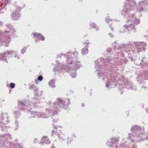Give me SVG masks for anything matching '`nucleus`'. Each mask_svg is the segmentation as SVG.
Listing matches in <instances>:
<instances>
[{
	"label": "nucleus",
	"instance_id": "obj_12",
	"mask_svg": "<svg viewBox=\"0 0 148 148\" xmlns=\"http://www.w3.org/2000/svg\"><path fill=\"white\" fill-rule=\"evenodd\" d=\"M136 49L138 53H139L141 51H145L146 45L143 42H137L135 44Z\"/></svg>",
	"mask_w": 148,
	"mask_h": 148
},
{
	"label": "nucleus",
	"instance_id": "obj_43",
	"mask_svg": "<svg viewBox=\"0 0 148 148\" xmlns=\"http://www.w3.org/2000/svg\"><path fill=\"white\" fill-rule=\"evenodd\" d=\"M69 139H70V138H68V141H67V143H71V140H69Z\"/></svg>",
	"mask_w": 148,
	"mask_h": 148
},
{
	"label": "nucleus",
	"instance_id": "obj_7",
	"mask_svg": "<svg viewBox=\"0 0 148 148\" xmlns=\"http://www.w3.org/2000/svg\"><path fill=\"white\" fill-rule=\"evenodd\" d=\"M4 136H0V148H4L9 142L8 140L12 139V136L10 134L5 135V137Z\"/></svg>",
	"mask_w": 148,
	"mask_h": 148
},
{
	"label": "nucleus",
	"instance_id": "obj_59",
	"mask_svg": "<svg viewBox=\"0 0 148 148\" xmlns=\"http://www.w3.org/2000/svg\"><path fill=\"white\" fill-rule=\"evenodd\" d=\"M2 101H4V99H2Z\"/></svg>",
	"mask_w": 148,
	"mask_h": 148
},
{
	"label": "nucleus",
	"instance_id": "obj_13",
	"mask_svg": "<svg viewBox=\"0 0 148 148\" xmlns=\"http://www.w3.org/2000/svg\"><path fill=\"white\" fill-rule=\"evenodd\" d=\"M119 138H116V137L112 138H111V141H108L106 143V145L110 147V148H118L117 146L116 145H114L116 143L119 141Z\"/></svg>",
	"mask_w": 148,
	"mask_h": 148
},
{
	"label": "nucleus",
	"instance_id": "obj_54",
	"mask_svg": "<svg viewBox=\"0 0 148 148\" xmlns=\"http://www.w3.org/2000/svg\"><path fill=\"white\" fill-rule=\"evenodd\" d=\"M51 148H56V147H54V146H52L51 147Z\"/></svg>",
	"mask_w": 148,
	"mask_h": 148
},
{
	"label": "nucleus",
	"instance_id": "obj_48",
	"mask_svg": "<svg viewBox=\"0 0 148 148\" xmlns=\"http://www.w3.org/2000/svg\"><path fill=\"white\" fill-rule=\"evenodd\" d=\"M42 92H43V91H40V94H38V96L41 95V94L42 93Z\"/></svg>",
	"mask_w": 148,
	"mask_h": 148
},
{
	"label": "nucleus",
	"instance_id": "obj_23",
	"mask_svg": "<svg viewBox=\"0 0 148 148\" xmlns=\"http://www.w3.org/2000/svg\"><path fill=\"white\" fill-rule=\"evenodd\" d=\"M49 85L50 87L52 88H54L56 87L55 85V81L54 80H52L49 81Z\"/></svg>",
	"mask_w": 148,
	"mask_h": 148
},
{
	"label": "nucleus",
	"instance_id": "obj_6",
	"mask_svg": "<svg viewBox=\"0 0 148 148\" xmlns=\"http://www.w3.org/2000/svg\"><path fill=\"white\" fill-rule=\"evenodd\" d=\"M9 122L8 116H7L5 118L3 117H0V132L2 133V136H2L4 135L5 136L8 134H9L8 133H6L9 128L4 124H8ZM4 136L5 137V136Z\"/></svg>",
	"mask_w": 148,
	"mask_h": 148
},
{
	"label": "nucleus",
	"instance_id": "obj_60",
	"mask_svg": "<svg viewBox=\"0 0 148 148\" xmlns=\"http://www.w3.org/2000/svg\"><path fill=\"white\" fill-rule=\"evenodd\" d=\"M61 55H63V54H61Z\"/></svg>",
	"mask_w": 148,
	"mask_h": 148
},
{
	"label": "nucleus",
	"instance_id": "obj_28",
	"mask_svg": "<svg viewBox=\"0 0 148 148\" xmlns=\"http://www.w3.org/2000/svg\"><path fill=\"white\" fill-rule=\"evenodd\" d=\"M5 5H2V6L0 7V14L3 13L4 12V10H5L4 7Z\"/></svg>",
	"mask_w": 148,
	"mask_h": 148
},
{
	"label": "nucleus",
	"instance_id": "obj_50",
	"mask_svg": "<svg viewBox=\"0 0 148 148\" xmlns=\"http://www.w3.org/2000/svg\"><path fill=\"white\" fill-rule=\"evenodd\" d=\"M111 80H112V82L113 81H115V79H112V78Z\"/></svg>",
	"mask_w": 148,
	"mask_h": 148
},
{
	"label": "nucleus",
	"instance_id": "obj_26",
	"mask_svg": "<svg viewBox=\"0 0 148 148\" xmlns=\"http://www.w3.org/2000/svg\"><path fill=\"white\" fill-rule=\"evenodd\" d=\"M98 76L99 78H101L102 77H103L102 78V79L103 80H104L105 78H104V76H105L104 74L103 73H102L101 72L100 73V72L99 73H97Z\"/></svg>",
	"mask_w": 148,
	"mask_h": 148
},
{
	"label": "nucleus",
	"instance_id": "obj_21",
	"mask_svg": "<svg viewBox=\"0 0 148 148\" xmlns=\"http://www.w3.org/2000/svg\"><path fill=\"white\" fill-rule=\"evenodd\" d=\"M41 142L43 145L45 144H49L50 142L47 138V136H43L41 140Z\"/></svg>",
	"mask_w": 148,
	"mask_h": 148
},
{
	"label": "nucleus",
	"instance_id": "obj_33",
	"mask_svg": "<svg viewBox=\"0 0 148 148\" xmlns=\"http://www.w3.org/2000/svg\"><path fill=\"white\" fill-rule=\"evenodd\" d=\"M10 86L11 88H13L15 87V84L13 83H11L10 84Z\"/></svg>",
	"mask_w": 148,
	"mask_h": 148
},
{
	"label": "nucleus",
	"instance_id": "obj_61",
	"mask_svg": "<svg viewBox=\"0 0 148 148\" xmlns=\"http://www.w3.org/2000/svg\"><path fill=\"white\" fill-rule=\"evenodd\" d=\"M147 32H148V30L147 31Z\"/></svg>",
	"mask_w": 148,
	"mask_h": 148
},
{
	"label": "nucleus",
	"instance_id": "obj_44",
	"mask_svg": "<svg viewBox=\"0 0 148 148\" xmlns=\"http://www.w3.org/2000/svg\"><path fill=\"white\" fill-rule=\"evenodd\" d=\"M129 58L131 60V61H133L134 59H133V58L132 57H130H130H129Z\"/></svg>",
	"mask_w": 148,
	"mask_h": 148
},
{
	"label": "nucleus",
	"instance_id": "obj_55",
	"mask_svg": "<svg viewBox=\"0 0 148 148\" xmlns=\"http://www.w3.org/2000/svg\"><path fill=\"white\" fill-rule=\"evenodd\" d=\"M125 32V31H124V30H123V31H121V33Z\"/></svg>",
	"mask_w": 148,
	"mask_h": 148
},
{
	"label": "nucleus",
	"instance_id": "obj_30",
	"mask_svg": "<svg viewBox=\"0 0 148 148\" xmlns=\"http://www.w3.org/2000/svg\"><path fill=\"white\" fill-rule=\"evenodd\" d=\"M133 137H134V138H137L136 137H134V135H133V133L132 134H130V133H129V134H128V137L127 138L128 139H132V138Z\"/></svg>",
	"mask_w": 148,
	"mask_h": 148
},
{
	"label": "nucleus",
	"instance_id": "obj_20",
	"mask_svg": "<svg viewBox=\"0 0 148 148\" xmlns=\"http://www.w3.org/2000/svg\"><path fill=\"white\" fill-rule=\"evenodd\" d=\"M29 89L31 90H33L34 93L35 94V95L36 96H38V88H37L36 86L34 84L31 85L30 86V84H29Z\"/></svg>",
	"mask_w": 148,
	"mask_h": 148
},
{
	"label": "nucleus",
	"instance_id": "obj_58",
	"mask_svg": "<svg viewBox=\"0 0 148 148\" xmlns=\"http://www.w3.org/2000/svg\"><path fill=\"white\" fill-rule=\"evenodd\" d=\"M84 43H86L87 44H88L89 43L88 42H84Z\"/></svg>",
	"mask_w": 148,
	"mask_h": 148
},
{
	"label": "nucleus",
	"instance_id": "obj_56",
	"mask_svg": "<svg viewBox=\"0 0 148 148\" xmlns=\"http://www.w3.org/2000/svg\"><path fill=\"white\" fill-rule=\"evenodd\" d=\"M51 103V102L50 101H49V104H50Z\"/></svg>",
	"mask_w": 148,
	"mask_h": 148
},
{
	"label": "nucleus",
	"instance_id": "obj_19",
	"mask_svg": "<svg viewBox=\"0 0 148 148\" xmlns=\"http://www.w3.org/2000/svg\"><path fill=\"white\" fill-rule=\"evenodd\" d=\"M34 36V37H35V41L36 42L38 41L39 40H45V38L43 36H42L40 34L38 33H35L33 34Z\"/></svg>",
	"mask_w": 148,
	"mask_h": 148
},
{
	"label": "nucleus",
	"instance_id": "obj_11",
	"mask_svg": "<svg viewBox=\"0 0 148 148\" xmlns=\"http://www.w3.org/2000/svg\"><path fill=\"white\" fill-rule=\"evenodd\" d=\"M28 101L25 99L23 101H19L18 102V106L19 109L25 111L28 108Z\"/></svg>",
	"mask_w": 148,
	"mask_h": 148
},
{
	"label": "nucleus",
	"instance_id": "obj_57",
	"mask_svg": "<svg viewBox=\"0 0 148 148\" xmlns=\"http://www.w3.org/2000/svg\"><path fill=\"white\" fill-rule=\"evenodd\" d=\"M147 113H148V108L147 109Z\"/></svg>",
	"mask_w": 148,
	"mask_h": 148
},
{
	"label": "nucleus",
	"instance_id": "obj_42",
	"mask_svg": "<svg viewBox=\"0 0 148 148\" xmlns=\"http://www.w3.org/2000/svg\"><path fill=\"white\" fill-rule=\"evenodd\" d=\"M108 35L110 36L111 37H114L113 35L111 33H109Z\"/></svg>",
	"mask_w": 148,
	"mask_h": 148
},
{
	"label": "nucleus",
	"instance_id": "obj_29",
	"mask_svg": "<svg viewBox=\"0 0 148 148\" xmlns=\"http://www.w3.org/2000/svg\"><path fill=\"white\" fill-rule=\"evenodd\" d=\"M32 102H33V103L34 104H36V105H37L38 103V100L36 99H33V101Z\"/></svg>",
	"mask_w": 148,
	"mask_h": 148
},
{
	"label": "nucleus",
	"instance_id": "obj_16",
	"mask_svg": "<svg viewBox=\"0 0 148 148\" xmlns=\"http://www.w3.org/2000/svg\"><path fill=\"white\" fill-rule=\"evenodd\" d=\"M138 5L140 8L138 9V10L140 11L143 10H145V9L144 8L143 6L145 5H148V0H144L139 1Z\"/></svg>",
	"mask_w": 148,
	"mask_h": 148
},
{
	"label": "nucleus",
	"instance_id": "obj_41",
	"mask_svg": "<svg viewBox=\"0 0 148 148\" xmlns=\"http://www.w3.org/2000/svg\"><path fill=\"white\" fill-rule=\"evenodd\" d=\"M123 62L125 63H127L128 62V60L126 59H124L123 61Z\"/></svg>",
	"mask_w": 148,
	"mask_h": 148
},
{
	"label": "nucleus",
	"instance_id": "obj_34",
	"mask_svg": "<svg viewBox=\"0 0 148 148\" xmlns=\"http://www.w3.org/2000/svg\"><path fill=\"white\" fill-rule=\"evenodd\" d=\"M43 78V77L42 75H40L38 77V79L40 81H41L42 80Z\"/></svg>",
	"mask_w": 148,
	"mask_h": 148
},
{
	"label": "nucleus",
	"instance_id": "obj_17",
	"mask_svg": "<svg viewBox=\"0 0 148 148\" xmlns=\"http://www.w3.org/2000/svg\"><path fill=\"white\" fill-rule=\"evenodd\" d=\"M144 59V58H139L140 62L136 63L138 66H140L142 68H147L148 67V64H147L145 60H143V59Z\"/></svg>",
	"mask_w": 148,
	"mask_h": 148
},
{
	"label": "nucleus",
	"instance_id": "obj_25",
	"mask_svg": "<svg viewBox=\"0 0 148 148\" xmlns=\"http://www.w3.org/2000/svg\"><path fill=\"white\" fill-rule=\"evenodd\" d=\"M90 26H92V27L93 28H95V27H96L95 30L96 31H97L98 30V28L96 27V25L95 24L94 22H91V21H90Z\"/></svg>",
	"mask_w": 148,
	"mask_h": 148
},
{
	"label": "nucleus",
	"instance_id": "obj_36",
	"mask_svg": "<svg viewBox=\"0 0 148 148\" xmlns=\"http://www.w3.org/2000/svg\"><path fill=\"white\" fill-rule=\"evenodd\" d=\"M112 19H109L108 16L106 17V21L107 23H108L109 21H112Z\"/></svg>",
	"mask_w": 148,
	"mask_h": 148
},
{
	"label": "nucleus",
	"instance_id": "obj_35",
	"mask_svg": "<svg viewBox=\"0 0 148 148\" xmlns=\"http://www.w3.org/2000/svg\"><path fill=\"white\" fill-rule=\"evenodd\" d=\"M14 53H13L12 54H12H14V57L15 58H17V59H19V57L18 56V55H17V54H16V52L15 51H14Z\"/></svg>",
	"mask_w": 148,
	"mask_h": 148
},
{
	"label": "nucleus",
	"instance_id": "obj_5",
	"mask_svg": "<svg viewBox=\"0 0 148 148\" xmlns=\"http://www.w3.org/2000/svg\"><path fill=\"white\" fill-rule=\"evenodd\" d=\"M6 29L3 32L0 30V46L1 45L6 47L8 46L11 40V37L16 36V31L11 23L6 24L5 25Z\"/></svg>",
	"mask_w": 148,
	"mask_h": 148
},
{
	"label": "nucleus",
	"instance_id": "obj_24",
	"mask_svg": "<svg viewBox=\"0 0 148 148\" xmlns=\"http://www.w3.org/2000/svg\"><path fill=\"white\" fill-rule=\"evenodd\" d=\"M88 49L86 47H84L83 48L82 50V52L83 55H86L88 53Z\"/></svg>",
	"mask_w": 148,
	"mask_h": 148
},
{
	"label": "nucleus",
	"instance_id": "obj_4",
	"mask_svg": "<svg viewBox=\"0 0 148 148\" xmlns=\"http://www.w3.org/2000/svg\"><path fill=\"white\" fill-rule=\"evenodd\" d=\"M56 102L53 103V106L49 109H46L48 111L47 113H44L41 112H37V111H33L31 112L32 117H34L37 116L40 118H48L51 116V114H57L58 112L60 110V108L64 107L65 103H67L66 106H68L71 104L70 99L67 98L65 101L60 98L57 99Z\"/></svg>",
	"mask_w": 148,
	"mask_h": 148
},
{
	"label": "nucleus",
	"instance_id": "obj_27",
	"mask_svg": "<svg viewBox=\"0 0 148 148\" xmlns=\"http://www.w3.org/2000/svg\"><path fill=\"white\" fill-rule=\"evenodd\" d=\"M13 147L14 148H22V146L21 144H15L13 145Z\"/></svg>",
	"mask_w": 148,
	"mask_h": 148
},
{
	"label": "nucleus",
	"instance_id": "obj_18",
	"mask_svg": "<svg viewBox=\"0 0 148 148\" xmlns=\"http://www.w3.org/2000/svg\"><path fill=\"white\" fill-rule=\"evenodd\" d=\"M11 16L12 19L14 20H17L21 16L20 12L17 11H14L12 14Z\"/></svg>",
	"mask_w": 148,
	"mask_h": 148
},
{
	"label": "nucleus",
	"instance_id": "obj_40",
	"mask_svg": "<svg viewBox=\"0 0 148 148\" xmlns=\"http://www.w3.org/2000/svg\"><path fill=\"white\" fill-rule=\"evenodd\" d=\"M38 142V140L36 138H35L34 139V142L35 143H37Z\"/></svg>",
	"mask_w": 148,
	"mask_h": 148
},
{
	"label": "nucleus",
	"instance_id": "obj_31",
	"mask_svg": "<svg viewBox=\"0 0 148 148\" xmlns=\"http://www.w3.org/2000/svg\"><path fill=\"white\" fill-rule=\"evenodd\" d=\"M18 121H16L15 122V130H17L18 129Z\"/></svg>",
	"mask_w": 148,
	"mask_h": 148
},
{
	"label": "nucleus",
	"instance_id": "obj_49",
	"mask_svg": "<svg viewBox=\"0 0 148 148\" xmlns=\"http://www.w3.org/2000/svg\"><path fill=\"white\" fill-rule=\"evenodd\" d=\"M72 136L74 137L75 138L76 137L75 135V134H72Z\"/></svg>",
	"mask_w": 148,
	"mask_h": 148
},
{
	"label": "nucleus",
	"instance_id": "obj_39",
	"mask_svg": "<svg viewBox=\"0 0 148 148\" xmlns=\"http://www.w3.org/2000/svg\"><path fill=\"white\" fill-rule=\"evenodd\" d=\"M111 85V84L110 82H108L106 84V87L108 88Z\"/></svg>",
	"mask_w": 148,
	"mask_h": 148
},
{
	"label": "nucleus",
	"instance_id": "obj_3",
	"mask_svg": "<svg viewBox=\"0 0 148 148\" xmlns=\"http://www.w3.org/2000/svg\"><path fill=\"white\" fill-rule=\"evenodd\" d=\"M78 53L76 52H68L66 53L64 56L67 57L66 61V64H71L70 66H64L62 69H56L55 68H54L53 71L55 73H61L64 71H67L69 72L70 75L73 77H75L77 75L76 71L77 68H79L81 66L80 63V61H77Z\"/></svg>",
	"mask_w": 148,
	"mask_h": 148
},
{
	"label": "nucleus",
	"instance_id": "obj_14",
	"mask_svg": "<svg viewBox=\"0 0 148 148\" xmlns=\"http://www.w3.org/2000/svg\"><path fill=\"white\" fill-rule=\"evenodd\" d=\"M123 81H124V86H123V84H121L119 85V87L121 89L122 88H125V87L126 88L128 89H131L132 90H133L134 89V87L133 86V83L130 81H127L125 82V81L123 80Z\"/></svg>",
	"mask_w": 148,
	"mask_h": 148
},
{
	"label": "nucleus",
	"instance_id": "obj_45",
	"mask_svg": "<svg viewBox=\"0 0 148 148\" xmlns=\"http://www.w3.org/2000/svg\"><path fill=\"white\" fill-rule=\"evenodd\" d=\"M137 147V146L136 145H134L132 146L133 148H136Z\"/></svg>",
	"mask_w": 148,
	"mask_h": 148
},
{
	"label": "nucleus",
	"instance_id": "obj_53",
	"mask_svg": "<svg viewBox=\"0 0 148 148\" xmlns=\"http://www.w3.org/2000/svg\"><path fill=\"white\" fill-rule=\"evenodd\" d=\"M145 139L146 140H148V138L147 137L145 138Z\"/></svg>",
	"mask_w": 148,
	"mask_h": 148
},
{
	"label": "nucleus",
	"instance_id": "obj_38",
	"mask_svg": "<svg viewBox=\"0 0 148 148\" xmlns=\"http://www.w3.org/2000/svg\"><path fill=\"white\" fill-rule=\"evenodd\" d=\"M21 9L20 8L19 6H17L16 8V10L15 11H17V12H20V11H21Z\"/></svg>",
	"mask_w": 148,
	"mask_h": 148
},
{
	"label": "nucleus",
	"instance_id": "obj_47",
	"mask_svg": "<svg viewBox=\"0 0 148 148\" xmlns=\"http://www.w3.org/2000/svg\"><path fill=\"white\" fill-rule=\"evenodd\" d=\"M109 26L110 27V28H111V30L112 31H113V28L111 26V25H109Z\"/></svg>",
	"mask_w": 148,
	"mask_h": 148
},
{
	"label": "nucleus",
	"instance_id": "obj_37",
	"mask_svg": "<svg viewBox=\"0 0 148 148\" xmlns=\"http://www.w3.org/2000/svg\"><path fill=\"white\" fill-rule=\"evenodd\" d=\"M112 50V49L111 48H108L107 49L106 51L107 53H110Z\"/></svg>",
	"mask_w": 148,
	"mask_h": 148
},
{
	"label": "nucleus",
	"instance_id": "obj_10",
	"mask_svg": "<svg viewBox=\"0 0 148 148\" xmlns=\"http://www.w3.org/2000/svg\"><path fill=\"white\" fill-rule=\"evenodd\" d=\"M145 79L148 80V69L143 73L139 74L137 76L136 80L140 84L144 83L143 80Z\"/></svg>",
	"mask_w": 148,
	"mask_h": 148
},
{
	"label": "nucleus",
	"instance_id": "obj_51",
	"mask_svg": "<svg viewBox=\"0 0 148 148\" xmlns=\"http://www.w3.org/2000/svg\"><path fill=\"white\" fill-rule=\"evenodd\" d=\"M134 139H132V140H131V141L132 142H134Z\"/></svg>",
	"mask_w": 148,
	"mask_h": 148
},
{
	"label": "nucleus",
	"instance_id": "obj_22",
	"mask_svg": "<svg viewBox=\"0 0 148 148\" xmlns=\"http://www.w3.org/2000/svg\"><path fill=\"white\" fill-rule=\"evenodd\" d=\"M13 114L14 117L16 119H18L20 116L21 113L19 110H17L13 112Z\"/></svg>",
	"mask_w": 148,
	"mask_h": 148
},
{
	"label": "nucleus",
	"instance_id": "obj_9",
	"mask_svg": "<svg viewBox=\"0 0 148 148\" xmlns=\"http://www.w3.org/2000/svg\"><path fill=\"white\" fill-rule=\"evenodd\" d=\"M14 53L13 51H6L2 54H0V60L8 62L9 59L12 56V54Z\"/></svg>",
	"mask_w": 148,
	"mask_h": 148
},
{
	"label": "nucleus",
	"instance_id": "obj_52",
	"mask_svg": "<svg viewBox=\"0 0 148 148\" xmlns=\"http://www.w3.org/2000/svg\"><path fill=\"white\" fill-rule=\"evenodd\" d=\"M82 106H83V107H84V103H83L82 104Z\"/></svg>",
	"mask_w": 148,
	"mask_h": 148
},
{
	"label": "nucleus",
	"instance_id": "obj_8",
	"mask_svg": "<svg viewBox=\"0 0 148 148\" xmlns=\"http://www.w3.org/2000/svg\"><path fill=\"white\" fill-rule=\"evenodd\" d=\"M133 133L134 136V137H140L143 133L142 130L140 126L138 125H134L130 129Z\"/></svg>",
	"mask_w": 148,
	"mask_h": 148
},
{
	"label": "nucleus",
	"instance_id": "obj_1",
	"mask_svg": "<svg viewBox=\"0 0 148 148\" xmlns=\"http://www.w3.org/2000/svg\"><path fill=\"white\" fill-rule=\"evenodd\" d=\"M114 50H117L115 53L114 57L111 56L110 58L109 56L107 57V58L104 59L103 58H100L98 59L95 61V67L96 68H103V66H106L110 64H112L115 62L116 63L115 65H121V63L120 62L116 61L117 59H119L120 57L124 56V52L125 51L126 52H130V53L134 52L135 50L132 49L131 48V44H117L116 41L114 42L112 44Z\"/></svg>",
	"mask_w": 148,
	"mask_h": 148
},
{
	"label": "nucleus",
	"instance_id": "obj_2",
	"mask_svg": "<svg viewBox=\"0 0 148 148\" xmlns=\"http://www.w3.org/2000/svg\"><path fill=\"white\" fill-rule=\"evenodd\" d=\"M126 1H128V3H124L121 14L123 16L124 18H126L130 25H125L124 27L130 32H135L136 29L134 25L138 24L140 20L136 18L134 16V10L132 8L135 6L136 2L134 1V0H126Z\"/></svg>",
	"mask_w": 148,
	"mask_h": 148
},
{
	"label": "nucleus",
	"instance_id": "obj_32",
	"mask_svg": "<svg viewBox=\"0 0 148 148\" xmlns=\"http://www.w3.org/2000/svg\"><path fill=\"white\" fill-rule=\"evenodd\" d=\"M26 49V48L25 47L23 48L21 50V54H23L25 52Z\"/></svg>",
	"mask_w": 148,
	"mask_h": 148
},
{
	"label": "nucleus",
	"instance_id": "obj_46",
	"mask_svg": "<svg viewBox=\"0 0 148 148\" xmlns=\"http://www.w3.org/2000/svg\"><path fill=\"white\" fill-rule=\"evenodd\" d=\"M2 26V22L0 21V27H1Z\"/></svg>",
	"mask_w": 148,
	"mask_h": 148
},
{
	"label": "nucleus",
	"instance_id": "obj_15",
	"mask_svg": "<svg viewBox=\"0 0 148 148\" xmlns=\"http://www.w3.org/2000/svg\"><path fill=\"white\" fill-rule=\"evenodd\" d=\"M53 128H55V129L52 132V135L53 136H54V134L56 135L57 136H58V137L61 140H64V134H63L61 132H60V133H58V132L57 131L58 127H57V128H56V127L53 126Z\"/></svg>",
	"mask_w": 148,
	"mask_h": 148
}]
</instances>
